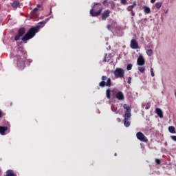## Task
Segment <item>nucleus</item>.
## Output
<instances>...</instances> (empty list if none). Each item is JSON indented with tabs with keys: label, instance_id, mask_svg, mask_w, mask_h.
I'll list each match as a JSON object with an SVG mask.
<instances>
[{
	"label": "nucleus",
	"instance_id": "7ed1b4c3",
	"mask_svg": "<svg viewBox=\"0 0 176 176\" xmlns=\"http://www.w3.org/2000/svg\"><path fill=\"white\" fill-rule=\"evenodd\" d=\"M102 12V6L100 3H96L90 10V14L92 17H97L101 14Z\"/></svg>",
	"mask_w": 176,
	"mask_h": 176
},
{
	"label": "nucleus",
	"instance_id": "9d476101",
	"mask_svg": "<svg viewBox=\"0 0 176 176\" xmlns=\"http://www.w3.org/2000/svg\"><path fill=\"white\" fill-rule=\"evenodd\" d=\"M124 125L125 127H129L130 124H131V122H130V119H131V116H129L126 117V116H124Z\"/></svg>",
	"mask_w": 176,
	"mask_h": 176
},
{
	"label": "nucleus",
	"instance_id": "e433bc0d",
	"mask_svg": "<svg viewBox=\"0 0 176 176\" xmlns=\"http://www.w3.org/2000/svg\"><path fill=\"white\" fill-rule=\"evenodd\" d=\"M107 2H108V0H104V1H103V5H105V3H107Z\"/></svg>",
	"mask_w": 176,
	"mask_h": 176
},
{
	"label": "nucleus",
	"instance_id": "0eeeda50",
	"mask_svg": "<svg viewBox=\"0 0 176 176\" xmlns=\"http://www.w3.org/2000/svg\"><path fill=\"white\" fill-rule=\"evenodd\" d=\"M136 138L142 142H148V138L142 133V132H138L136 133Z\"/></svg>",
	"mask_w": 176,
	"mask_h": 176
},
{
	"label": "nucleus",
	"instance_id": "6e6552de",
	"mask_svg": "<svg viewBox=\"0 0 176 176\" xmlns=\"http://www.w3.org/2000/svg\"><path fill=\"white\" fill-rule=\"evenodd\" d=\"M123 108L125 109L124 116H126L127 118H129V116H131V107H130L127 104H124Z\"/></svg>",
	"mask_w": 176,
	"mask_h": 176
},
{
	"label": "nucleus",
	"instance_id": "20e7f679",
	"mask_svg": "<svg viewBox=\"0 0 176 176\" xmlns=\"http://www.w3.org/2000/svg\"><path fill=\"white\" fill-rule=\"evenodd\" d=\"M102 81L99 83L100 87H111L112 86V80L111 78H108L107 76H102Z\"/></svg>",
	"mask_w": 176,
	"mask_h": 176
},
{
	"label": "nucleus",
	"instance_id": "39448f33",
	"mask_svg": "<svg viewBox=\"0 0 176 176\" xmlns=\"http://www.w3.org/2000/svg\"><path fill=\"white\" fill-rule=\"evenodd\" d=\"M114 76L117 78H124V69L122 68H117L114 71Z\"/></svg>",
	"mask_w": 176,
	"mask_h": 176
},
{
	"label": "nucleus",
	"instance_id": "f8f14e48",
	"mask_svg": "<svg viewBox=\"0 0 176 176\" xmlns=\"http://www.w3.org/2000/svg\"><path fill=\"white\" fill-rule=\"evenodd\" d=\"M131 49H138V43H137V41L135 39H132L131 41Z\"/></svg>",
	"mask_w": 176,
	"mask_h": 176
},
{
	"label": "nucleus",
	"instance_id": "4be33fe9",
	"mask_svg": "<svg viewBox=\"0 0 176 176\" xmlns=\"http://www.w3.org/2000/svg\"><path fill=\"white\" fill-rule=\"evenodd\" d=\"M138 70L143 74V72H145V67H139Z\"/></svg>",
	"mask_w": 176,
	"mask_h": 176
},
{
	"label": "nucleus",
	"instance_id": "c85d7f7f",
	"mask_svg": "<svg viewBox=\"0 0 176 176\" xmlns=\"http://www.w3.org/2000/svg\"><path fill=\"white\" fill-rule=\"evenodd\" d=\"M107 56H108V54H104V58L103 59V63H107Z\"/></svg>",
	"mask_w": 176,
	"mask_h": 176
},
{
	"label": "nucleus",
	"instance_id": "393cba45",
	"mask_svg": "<svg viewBox=\"0 0 176 176\" xmlns=\"http://www.w3.org/2000/svg\"><path fill=\"white\" fill-rule=\"evenodd\" d=\"M126 10H128V12H133V8H131L130 6L126 8Z\"/></svg>",
	"mask_w": 176,
	"mask_h": 176
},
{
	"label": "nucleus",
	"instance_id": "9b49d317",
	"mask_svg": "<svg viewBox=\"0 0 176 176\" xmlns=\"http://www.w3.org/2000/svg\"><path fill=\"white\" fill-rule=\"evenodd\" d=\"M138 63V65H145V59H144V56H140L138 58L137 60Z\"/></svg>",
	"mask_w": 176,
	"mask_h": 176
},
{
	"label": "nucleus",
	"instance_id": "473e14b6",
	"mask_svg": "<svg viewBox=\"0 0 176 176\" xmlns=\"http://www.w3.org/2000/svg\"><path fill=\"white\" fill-rule=\"evenodd\" d=\"M131 16H135V12H134V11H131Z\"/></svg>",
	"mask_w": 176,
	"mask_h": 176
},
{
	"label": "nucleus",
	"instance_id": "72a5a7b5",
	"mask_svg": "<svg viewBox=\"0 0 176 176\" xmlns=\"http://www.w3.org/2000/svg\"><path fill=\"white\" fill-rule=\"evenodd\" d=\"M3 116V113H2V111L0 110V118H2Z\"/></svg>",
	"mask_w": 176,
	"mask_h": 176
},
{
	"label": "nucleus",
	"instance_id": "79ce46f5",
	"mask_svg": "<svg viewBox=\"0 0 176 176\" xmlns=\"http://www.w3.org/2000/svg\"><path fill=\"white\" fill-rule=\"evenodd\" d=\"M50 13H52V8H50Z\"/></svg>",
	"mask_w": 176,
	"mask_h": 176
},
{
	"label": "nucleus",
	"instance_id": "c9c22d12",
	"mask_svg": "<svg viewBox=\"0 0 176 176\" xmlns=\"http://www.w3.org/2000/svg\"><path fill=\"white\" fill-rule=\"evenodd\" d=\"M156 2V0H151V3H155Z\"/></svg>",
	"mask_w": 176,
	"mask_h": 176
},
{
	"label": "nucleus",
	"instance_id": "2eb2a0df",
	"mask_svg": "<svg viewBox=\"0 0 176 176\" xmlns=\"http://www.w3.org/2000/svg\"><path fill=\"white\" fill-rule=\"evenodd\" d=\"M155 113H157V115H158L159 118H163V111H162V109L156 108Z\"/></svg>",
	"mask_w": 176,
	"mask_h": 176
},
{
	"label": "nucleus",
	"instance_id": "2f4dec72",
	"mask_svg": "<svg viewBox=\"0 0 176 176\" xmlns=\"http://www.w3.org/2000/svg\"><path fill=\"white\" fill-rule=\"evenodd\" d=\"M151 76H155V73L153 72V68L151 69Z\"/></svg>",
	"mask_w": 176,
	"mask_h": 176
},
{
	"label": "nucleus",
	"instance_id": "ea45409f",
	"mask_svg": "<svg viewBox=\"0 0 176 176\" xmlns=\"http://www.w3.org/2000/svg\"><path fill=\"white\" fill-rule=\"evenodd\" d=\"M110 27H111V25H107V28H108L109 30Z\"/></svg>",
	"mask_w": 176,
	"mask_h": 176
},
{
	"label": "nucleus",
	"instance_id": "f257e3e1",
	"mask_svg": "<svg viewBox=\"0 0 176 176\" xmlns=\"http://www.w3.org/2000/svg\"><path fill=\"white\" fill-rule=\"evenodd\" d=\"M45 24H46V21H43L39 22L37 25L31 28L24 35V36L22 37V41L25 43H27V41H29V39H32V38H34V36L36 35L37 32H39L41 28L45 27Z\"/></svg>",
	"mask_w": 176,
	"mask_h": 176
},
{
	"label": "nucleus",
	"instance_id": "f3484780",
	"mask_svg": "<svg viewBox=\"0 0 176 176\" xmlns=\"http://www.w3.org/2000/svg\"><path fill=\"white\" fill-rule=\"evenodd\" d=\"M12 6L14 9H17L20 6V2H19V1H15L12 3Z\"/></svg>",
	"mask_w": 176,
	"mask_h": 176
},
{
	"label": "nucleus",
	"instance_id": "f03ea898",
	"mask_svg": "<svg viewBox=\"0 0 176 176\" xmlns=\"http://www.w3.org/2000/svg\"><path fill=\"white\" fill-rule=\"evenodd\" d=\"M21 55L15 56V60H16V65L21 71H23L25 68V61H27V58L25 57V53L21 52Z\"/></svg>",
	"mask_w": 176,
	"mask_h": 176
},
{
	"label": "nucleus",
	"instance_id": "cd10ccee",
	"mask_svg": "<svg viewBox=\"0 0 176 176\" xmlns=\"http://www.w3.org/2000/svg\"><path fill=\"white\" fill-rule=\"evenodd\" d=\"M36 12H38V8H34L32 11V13L34 15H35V14L36 13Z\"/></svg>",
	"mask_w": 176,
	"mask_h": 176
},
{
	"label": "nucleus",
	"instance_id": "58836bf2",
	"mask_svg": "<svg viewBox=\"0 0 176 176\" xmlns=\"http://www.w3.org/2000/svg\"><path fill=\"white\" fill-rule=\"evenodd\" d=\"M129 7H131L132 9H134V6H133V5H131V6H129Z\"/></svg>",
	"mask_w": 176,
	"mask_h": 176
},
{
	"label": "nucleus",
	"instance_id": "ddd939ff",
	"mask_svg": "<svg viewBox=\"0 0 176 176\" xmlns=\"http://www.w3.org/2000/svg\"><path fill=\"white\" fill-rule=\"evenodd\" d=\"M109 14H111V11L109 10H105L102 14V20H107Z\"/></svg>",
	"mask_w": 176,
	"mask_h": 176
},
{
	"label": "nucleus",
	"instance_id": "1a4fd4ad",
	"mask_svg": "<svg viewBox=\"0 0 176 176\" xmlns=\"http://www.w3.org/2000/svg\"><path fill=\"white\" fill-rule=\"evenodd\" d=\"M116 98L119 101H124V94L122 91H118L115 95Z\"/></svg>",
	"mask_w": 176,
	"mask_h": 176
},
{
	"label": "nucleus",
	"instance_id": "bb28decb",
	"mask_svg": "<svg viewBox=\"0 0 176 176\" xmlns=\"http://www.w3.org/2000/svg\"><path fill=\"white\" fill-rule=\"evenodd\" d=\"M155 163H156L157 164H160V163H162V162L160 161V159L156 158V159H155Z\"/></svg>",
	"mask_w": 176,
	"mask_h": 176
},
{
	"label": "nucleus",
	"instance_id": "4c0bfd02",
	"mask_svg": "<svg viewBox=\"0 0 176 176\" xmlns=\"http://www.w3.org/2000/svg\"><path fill=\"white\" fill-rule=\"evenodd\" d=\"M117 122H118L119 123H120V122H121L120 118H117Z\"/></svg>",
	"mask_w": 176,
	"mask_h": 176
},
{
	"label": "nucleus",
	"instance_id": "5701e85b",
	"mask_svg": "<svg viewBox=\"0 0 176 176\" xmlns=\"http://www.w3.org/2000/svg\"><path fill=\"white\" fill-rule=\"evenodd\" d=\"M131 68H133V65L129 64L127 65L126 69H127V71H131Z\"/></svg>",
	"mask_w": 176,
	"mask_h": 176
},
{
	"label": "nucleus",
	"instance_id": "6ab92c4d",
	"mask_svg": "<svg viewBox=\"0 0 176 176\" xmlns=\"http://www.w3.org/2000/svg\"><path fill=\"white\" fill-rule=\"evenodd\" d=\"M106 97H107V98H108V100L111 99V89H107L106 90Z\"/></svg>",
	"mask_w": 176,
	"mask_h": 176
},
{
	"label": "nucleus",
	"instance_id": "c756f323",
	"mask_svg": "<svg viewBox=\"0 0 176 176\" xmlns=\"http://www.w3.org/2000/svg\"><path fill=\"white\" fill-rule=\"evenodd\" d=\"M127 83L130 85L131 83V77L128 78Z\"/></svg>",
	"mask_w": 176,
	"mask_h": 176
},
{
	"label": "nucleus",
	"instance_id": "4468645a",
	"mask_svg": "<svg viewBox=\"0 0 176 176\" xmlns=\"http://www.w3.org/2000/svg\"><path fill=\"white\" fill-rule=\"evenodd\" d=\"M8 131V126H0V134L5 135V132Z\"/></svg>",
	"mask_w": 176,
	"mask_h": 176
},
{
	"label": "nucleus",
	"instance_id": "b1692460",
	"mask_svg": "<svg viewBox=\"0 0 176 176\" xmlns=\"http://www.w3.org/2000/svg\"><path fill=\"white\" fill-rule=\"evenodd\" d=\"M122 5H126L127 0H120Z\"/></svg>",
	"mask_w": 176,
	"mask_h": 176
},
{
	"label": "nucleus",
	"instance_id": "a211bd4d",
	"mask_svg": "<svg viewBox=\"0 0 176 176\" xmlns=\"http://www.w3.org/2000/svg\"><path fill=\"white\" fill-rule=\"evenodd\" d=\"M163 5V2L162 1H158L155 4V8H156V9H160V8H162V6Z\"/></svg>",
	"mask_w": 176,
	"mask_h": 176
},
{
	"label": "nucleus",
	"instance_id": "f704fd0d",
	"mask_svg": "<svg viewBox=\"0 0 176 176\" xmlns=\"http://www.w3.org/2000/svg\"><path fill=\"white\" fill-rule=\"evenodd\" d=\"M135 8L137 6V1H133V3L132 4Z\"/></svg>",
	"mask_w": 176,
	"mask_h": 176
},
{
	"label": "nucleus",
	"instance_id": "412c9836",
	"mask_svg": "<svg viewBox=\"0 0 176 176\" xmlns=\"http://www.w3.org/2000/svg\"><path fill=\"white\" fill-rule=\"evenodd\" d=\"M146 54H147V56L151 57V56H152L153 54V51L152 50H147Z\"/></svg>",
	"mask_w": 176,
	"mask_h": 176
},
{
	"label": "nucleus",
	"instance_id": "a878e982",
	"mask_svg": "<svg viewBox=\"0 0 176 176\" xmlns=\"http://www.w3.org/2000/svg\"><path fill=\"white\" fill-rule=\"evenodd\" d=\"M149 108H151V103H147L145 107V109H149Z\"/></svg>",
	"mask_w": 176,
	"mask_h": 176
},
{
	"label": "nucleus",
	"instance_id": "7c9ffc66",
	"mask_svg": "<svg viewBox=\"0 0 176 176\" xmlns=\"http://www.w3.org/2000/svg\"><path fill=\"white\" fill-rule=\"evenodd\" d=\"M171 140H173V141H176V135H171L170 136Z\"/></svg>",
	"mask_w": 176,
	"mask_h": 176
},
{
	"label": "nucleus",
	"instance_id": "dca6fc26",
	"mask_svg": "<svg viewBox=\"0 0 176 176\" xmlns=\"http://www.w3.org/2000/svg\"><path fill=\"white\" fill-rule=\"evenodd\" d=\"M168 130L169 133H170L171 134H175V133H176L175 127L174 126H168Z\"/></svg>",
	"mask_w": 176,
	"mask_h": 176
},
{
	"label": "nucleus",
	"instance_id": "a19ab883",
	"mask_svg": "<svg viewBox=\"0 0 176 176\" xmlns=\"http://www.w3.org/2000/svg\"><path fill=\"white\" fill-rule=\"evenodd\" d=\"M37 8H41V5H38V6H37Z\"/></svg>",
	"mask_w": 176,
	"mask_h": 176
},
{
	"label": "nucleus",
	"instance_id": "aec40b11",
	"mask_svg": "<svg viewBox=\"0 0 176 176\" xmlns=\"http://www.w3.org/2000/svg\"><path fill=\"white\" fill-rule=\"evenodd\" d=\"M143 9H144V13H146V14H149V13H151V8H149V7L144 6L143 8Z\"/></svg>",
	"mask_w": 176,
	"mask_h": 176
},
{
	"label": "nucleus",
	"instance_id": "423d86ee",
	"mask_svg": "<svg viewBox=\"0 0 176 176\" xmlns=\"http://www.w3.org/2000/svg\"><path fill=\"white\" fill-rule=\"evenodd\" d=\"M24 34H25V28H21L18 30L17 34L14 36V41H20V38H21V36H23L24 35Z\"/></svg>",
	"mask_w": 176,
	"mask_h": 176
}]
</instances>
